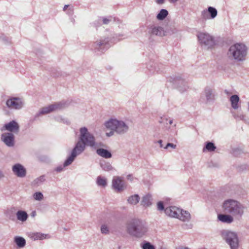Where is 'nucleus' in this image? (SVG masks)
Listing matches in <instances>:
<instances>
[{
    "mask_svg": "<svg viewBox=\"0 0 249 249\" xmlns=\"http://www.w3.org/2000/svg\"><path fill=\"white\" fill-rule=\"evenodd\" d=\"M64 123H66L68 125H69L70 124V122L68 120H66L65 122H64Z\"/></svg>",
    "mask_w": 249,
    "mask_h": 249,
    "instance_id": "53",
    "label": "nucleus"
},
{
    "mask_svg": "<svg viewBox=\"0 0 249 249\" xmlns=\"http://www.w3.org/2000/svg\"><path fill=\"white\" fill-rule=\"evenodd\" d=\"M176 124H175L174 125V126H174V127H176Z\"/></svg>",
    "mask_w": 249,
    "mask_h": 249,
    "instance_id": "58",
    "label": "nucleus"
},
{
    "mask_svg": "<svg viewBox=\"0 0 249 249\" xmlns=\"http://www.w3.org/2000/svg\"><path fill=\"white\" fill-rule=\"evenodd\" d=\"M176 147V145L172 143H167L166 144V146L164 147L165 149H169V148H171L172 149H175Z\"/></svg>",
    "mask_w": 249,
    "mask_h": 249,
    "instance_id": "40",
    "label": "nucleus"
},
{
    "mask_svg": "<svg viewBox=\"0 0 249 249\" xmlns=\"http://www.w3.org/2000/svg\"><path fill=\"white\" fill-rule=\"evenodd\" d=\"M233 216L231 214H219L218 215V219L222 222L230 224L233 221Z\"/></svg>",
    "mask_w": 249,
    "mask_h": 249,
    "instance_id": "19",
    "label": "nucleus"
},
{
    "mask_svg": "<svg viewBox=\"0 0 249 249\" xmlns=\"http://www.w3.org/2000/svg\"><path fill=\"white\" fill-rule=\"evenodd\" d=\"M164 211L167 215L178 218L179 216V212H181V209L175 206H171L166 208Z\"/></svg>",
    "mask_w": 249,
    "mask_h": 249,
    "instance_id": "18",
    "label": "nucleus"
},
{
    "mask_svg": "<svg viewBox=\"0 0 249 249\" xmlns=\"http://www.w3.org/2000/svg\"><path fill=\"white\" fill-rule=\"evenodd\" d=\"M247 53V49L244 44L236 43L230 47L227 54L231 60L240 62L245 59Z\"/></svg>",
    "mask_w": 249,
    "mask_h": 249,
    "instance_id": "4",
    "label": "nucleus"
},
{
    "mask_svg": "<svg viewBox=\"0 0 249 249\" xmlns=\"http://www.w3.org/2000/svg\"><path fill=\"white\" fill-rule=\"evenodd\" d=\"M127 179L132 180V175H131V174L128 175L127 176Z\"/></svg>",
    "mask_w": 249,
    "mask_h": 249,
    "instance_id": "48",
    "label": "nucleus"
},
{
    "mask_svg": "<svg viewBox=\"0 0 249 249\" xmlns=\"http://www.w3.org/2000/svg\"><path fill=\"white\" fill-rule=\"evenodd\" d=\"M3 176H4L2 174V173L1 171H0V179L1 178H3Z\"/></svg>",
    "mask_w": 249,
    "mask_h": 249,
    "instance_id": "54",
    "label": "nucleus"
},
{
    "mask_svg": "<svg viewBox=\"0 0 249 249\" xmlns=\"http://www.w3.org/2000/svg\"><path fill=\"white\" fill-rule=\"evenodd\" d=\"M36 215V211H33L31 213V215L33 217H34Z\"/></svg>",
    "mask_w": 249,
    "mask_h": 249,
    "instance_id": "51",
    "label": "nucleus"
},
{
    "mask_svg": "<svg viewBox=\"0 0 249 249\" xmlns=\"http://www.w3.org/2000/svg\"><path fill=\"white\" fill-rule=\"evenodd\" d=\"M141 247L142 249H156L155 246L148 242H144L141 244Z\"/></svg>",
    "mask_w": 249,
    "mask_h": 249,
    "instance_id": "35",
    "label": "nucleus"
},
{
    "mask_svg": "<svg viewBox=\"0 0 249 249\" xmlns=\"http://www.w3.org/2000/svg\"><path fill=\"white\" fill-rule=\"evenodd\" d=\"M68 7L69 5H65L63 8L64 11H65Z\"/></svg>",
    "mask_w": 249,
    "mask_h": 249,
    "instance_id": "52",
    "label": "nucleus"
},
{
    "mask_svg": "<svg viewBox=\"0 0 249 249\" xmlns=\"http://www.w3.org/2000/svg\"><path fill=\"white\" fill-rule=\"evenodd\" d=\"M14 173L18 177L23 178L26 175V170L21 164L17 163L12 167Z\"/></svg>",
    "mask_w": 249,
    "mask_h": 249,
    "instance_id": "17",
    "label": "nucleus"
},
{
    "mask_svg": "<svg viewBox=\"0 0 249 249\" xmlns=\"http://www.w3.org/2000/svg\"><path fill=\"white\" fill-rule=\"evenodd\" d=\"M102 21L104 24H108L111 21V18H103Z\"/></svg>",
    "mask_w": 249,
    "mask_h": 249,
    "instance_id": "44",
    "label": "nucleus"
},
{
    "mask_svg": "<svg viewBox=\"0 0 249 249\" xmlns=\"http://www.w3.org/2000/svg\"><path fill=\"white\" fill-rule=\"evenodd\" d=\"M178 0H168V1L171 3H175L177 2Z\"/></svg>",
    "mask_w": 249,
    "mask_h": 249,
    "instance_id": "49",
    "label": "nucleus"
},
{
    "mask_svg": "<svg viewBox=\"0 0 249 249\" xmlns=\"http://www.w3.org/2000/svg\"><path fill=\"white\" fill-rule=\"evenodd\" d=\"M46 180L45 176L42 175L35 179L31 183L33 186L37 187L42 184Z\"/></svg>",
    "mask_w": 249,
    "mask_h": 249,
    "instance_id": "24",
    "label": "nucleus"
},
{
    "mask_svg": "<svg viewBox=\"0 0 249 249\" xmlns=\"http://www.w3.org/2000/svg\"><path fill=\"white\" fill-rule=\"evenodd\" d=\"M127 233L136 237H142L147 231L145 224L139 219H132L127 221L126 224Z\"/></svg>",
    "mask_w": 249,
    "mask_h": 249,
    "instance_id": "1",
    "label": "nucleus"
},
{
    "mask_svg": "<svg viewBox=\"0 0 249 249\" xmlns=\"http://www.w3.org/2000/svg\"><path fill=\"white\" fill-rule=\"evenodd\" d=\"M19 129L18 123L14 120L5 124L1 128V131H8L10 132L4 133L1 135V140H14V133H18Z\"/></svg>",
    "mask_w": 249,
    "mask_h": 249,
    "instance_id": "6",
    "label": "nucleus"
},
{
    "mask_svg": "<svg viewBox=\"0 0 249 249\" xmlns=\"http://www.w3.org/2000/svg\"><path fill=\"white\" fill-rule=\"evenodd\" d=\"M140 196L138 195H134L128 197L127 201L129 203L132 205L137 204L140 200Z\"/></svg>",
    "mask_w": 249,
    "mask_h": 249,
    "instance_id": "27",
    "label": "nucleus"
},
{
    "mask_svg": "<svg viewBox=\"0 0 249 249\" xmlns=\"http://www.w3.org/2000/svg\"><path fill=\"white\" fill-rule=\"evenodd\" d=\"M234 117L237 120H245V116L242 114H239L234 115Z\"/></svg>",
    "mask_w": 249,
    "mask_h": 249,
    "instance_id": "38",
    "label": "nucleus"
},
{
    "mask_svg": "<svg viewBox=\"0 0 249 249\" xmlns=\"http://www.w3.org/2000/svg\"><path fill=\"white\" fill-rule=\"evenodd\" d=\"M104 125L107 129L110 130L109 132H106V135L108 137L113 136L115 133L124 134L128 130V125L122 121L116 119H110L106 121Z\"/></svg>",
    "mask_w": 249,
    "mask_h": 249,
    "instance_id": "2",
    "label": "nucleus"
},
{
    "mask_svg": "<svg viewBox=\"0 0 249 249\" xmlns=\"http://www.w3.org/2000/svg\"><path fill=\"white\" fill-rule=\"evenodd\" d=\"M197 36L201 45L207 49L212 48L215 44L213 37L207 33H199Z\"/></svg>",
    "mask_w": 249,
    "mask_h": 249,
    "instance_id": "9",
    "label": "nucleus"
},
{
    "mask_svg": "<svg viewBox=\"0 0 249 249\" xmlns=\"http://www.w3.org/2000/svg\"><path fill=\"white\" fill-rule=\"evenodd\" d=\"M34 197L36 200H40L42 199L43 196L40 192H36L34 194Z\"/></svg>",
    "mask_w": 249,
    "mask_h": 249,
    "instance_id": "37",
    "label": "nucleus"
},
{
    "mask_svg": "<svg viewBox=\"0 0 249 249\" xmlns=\"http://www.w3.org/2000/svg\"><path fill=\"white\" fill-rule=\"evenodd\" d=\"M98 23H99V24L100 25H101V23H100L101 22V19H99L98 21H97Z\"/></svg>",
    "mask_w": 249,
    "mask_h": 249,
    "instance_id": "55",
    "label": "nucleus"
},
{
    "mask_svg": "<svg viewBox=\"0 0 249 249\" xmlns=\"http://www.w3.org/2000/svg\"><path fill=\"white\" fill-rule=\"evenodd\" d=\"M241 153V150L239 149H235L233 150V154L235 156H238Z\"/></svg>",
    "mask_w": 249,
    "mask_h": 249,
    "instance_id": "43",
    "label": "nucleus"
},
{
    "mask_svg": "<svg viewBox=\"0 0 249 249\" xmlns=\"http://www.w3.org/2000/svg\"><path fill=\"white\" fill-rule=\"evenodd\" d=\"M112 43L110 37H102L92 44V48L96 51L103 52L107 50Z\"/></svg>",
    "mask_w": 249,
    "mask_h": 249,
    "instance_id": "10",
    "label": "nucleus"
},
{
    "mask_svg": "<svg viewBox=\"0 0 249 249\" xmlns=\"http://www.w3.org/2000/svg\"><path fill=\"white\" fill-rule=\"evenodd\" d=\"M169 80L171 82L177 86L178 89L181 92H183L189 88L187 82L181 77H176L174 78H170Z\"/></svg>",
    "mask_w": 249,
    "mask_h": 249,
    "instance_id": "12",
    "label": "nucleus"
},
{
    "mask_svg": "<svg viewBox=\"0 0 249 249\" xmlns=\"http://www.w3.org/2000/svg\"><path fill=\"white\" fill-rule=\"evenodd\" d=\"M230 100L232 107L234 109H237L239 107L238 102L240 100L239 96L237 95H232L230 97Z\"/></svg>",
    "mask_w": 249,
    "mask_h": 249,
    "instance_id": "22",
    "label": "nucleus"
},
{
    "mask_svg": "<svg viewBox=\"0 0 249 249\" xmlns=\"http://www.w3.org/2000/svg\"><path fill=\"white\" fill-rule=\"evenodd\" d=\"M168 122L169 126H170V125H171L173 124V119L168 118Z\"/></svg>",
    "mask_w": 249,
    "mask_h": 249,
    "instance_id": "46",
    "label": "nucleus"
},
{
    "mask_svg": "<svg viewBox=\"0 0 249 249\" xmlns=\"http://www.w3.org/2000/svg\"><path fill=\"white\" fill-rule=\"evenodd\" d=\"M155 1L158 4H162L164 3L165 0H155Z\"/></svg>",
    "mask_w": 249,
    "mask_h": 249,
    "instance_id": "45",
    "label": "nucleus"
},
{
    "mask_svg": "<svg viewBox=\"0 0 249 249\" xmlns=\"http://www.w3.org/2000/svg\"><path fill=\"white\" fill-rule=\"evenodd\" d=\"M152 196L151 195L147 194L143 196L142 201V205L143 206L147 207L149 206L152 204Z\"/></svg>",
    "mask_w": 249,
    "mask_h": 249,
    "instance_id": "25",
    "label": "nucleus"
},
{
    "mask_svg": "<svg viewBox=\"0 0 249 249\" xmlns=\"http://www.w3.org/2000/svg\"><path fill=\"white\" fill-rule=\"evenodd\" d=\"M62 168L60 167H57L56 169V171H57V172H60L61 171H62Z\"/></svg>",
    "mask_w": 249,
    "mask_h": 249,
    "instance_id": "50",
    "label": "nucleus"
},
{
    "mask_svg": "<svg viewBox=\"0 0 249 249\" xmlns=\"http://www.w3.org/2000/svg\"><path fill=\"white\" fill-rule=\"evenodd\" d=\"M205 149L207 150L208 151H213L216 149V147L213 143L212 142H208L206 144L205 147L203 149V151L205 150Z\"/></svg>",
    "mask_w": 249,
    "mask_h": 249,
    "instance_id": "33",
    "label": "nucleus"
},
{
    "mask_svg": "<svg viewBox=\"0 0 249 249\" xmlns=\"http://www.w3.org/2000/svg\"><path fill=\"white\" fill-rule=\"evenodd\" d=\"M79 140H94L95 139L93 134L90 132L85 126L79 129Z\"/></svg>",
    "mask_w": 249,
    "mask_h": 249,
    "instance_id": "16",
    "label": "nucleus"
},
{
    "mask_svg": "<svg viewBox=\"0 0 249 249\" xmlns=\"http://www.w3.org/2000/svg\"><path fill=\"white\" fill-rule=\"evenodd\" d=\"M148 33L151 36H162L165 35L163 28L156 25H149L148 27Z\"/></svg>",
    "mask_w": 249,
    "mask_h": 249,
    "instance_id": "15",
    "label": "nucleus"
},
{
    "mask_svg": "<svg viewBox=\"0 0 249 249\" xmlns=\"http://www.w3.org/2000/svg\"><path fill=\"white\" fill-rule=\"evenodd\" d=\"M5 144L9 147H12L15 144V141H3Z\"/></svg>",
    "mask_w": 249,
    "mask_h": 249,
    "instance_id": "42",
    "label": "nucleus"
},
{
    "mask_svg": "<svg viewBox=\"0 0 249 249\" xmlns=\"http://www.w3.org/2000/svg\"><path fill=\"white\" fill-rule=\"evenodd\" d=\"M168 121V118L167 117L163 116L160 117L159 122L162 124L166 129H169L171 127L169 126Z\"/></svg>",
    "mask_w": 249,
    "mask_h": 249,
    "instance_id": "29",
    "label": "nucleus"
},
{
    "mask_svg": "<svg viewBox=\"0 0 249 249\" xmlns=\"http://www.w3.org/2000/svg\"><path fill=\"white\" fill-rule=\"evenodd\" d=\"M95 143V141H78L72 149L71 155L64 162V166L66 167L71 164L76 156L84 151L86 145L92 147L94 146Z\"/></svg>",
    "mask_w": 249,
    "mask_h": 249,
    "instance_id": "5",
    "label": "nucleus"
},
{
    "mask_svg": "<svg viewBox=\"0 0 249 249\" xmlns=\"http://www.w3.org/2000/svg\"><path fill=\"white\" fill-rule=\"evenodd\" d=\"M207 10L209 12L210 18H214L216 17L217 15V11L215 8L210 6L208 7Z\"/></svg>",
    "mask_w": 249,
    "mask_h": 249,
    "instance_id": "31",
    "label": "nucleus"
},
{
    "mask_svg": "<svg viewBox=\"0 0 249 249\" xmlns=\"http://www.w3.org/2000/svg\"><path fill=\"white\" fill-rule=\"evenodd\" d=\"M69 105V102L66 101L55 103L48 107H42L39 112L36 114V117L40 115L46 114L54 111L64 109L68 107Z\"/></svg>",
    "mask_w": 249,
    "mask_h": 249,
    "instance_id": "8",
    "label": "nucleus"
},
{
    "mask_svg": "<svg viewBox=\"0 0 249 249\" xmlns=\"http://www.w3.org/2000/svg\"><path fill=\"white\" fill-rule=\"evenodd\" d=\"M101 166L102 167V169L106 171H111V170H113V168L111 166V165L108 162H106L105 163H101Z\"/></svg>",
    "mask_w": 249,
    "mask_h": 249,
    "instance_id": "34",
    "label": "nucleus"
},
{
    "mask_svg": "<svg viewBox=\"0 0 249 249\" xmlns=\"http://www.w3.org/2000/svg\"><path fill=\"white\" fill-rule=\"evenodd\" d=\"M24 104L23 100L19 97H11L6 102L7 107L10 109H20L23 107Z\"/></svg>",
    "mask_w": 249,
    "mask_h": 249,
    "instance_id": "11",
    "label": "nucleus"
},
{
    "mask_svg": "<svg viewBox=\"0 0 249 249\" xmlns=\"http://www.w3.org/2000/svg\"><path fill=\"white\" fill-rule=\"evenodd\" d=\"M14 242L19 248H23L26 244V241L25 239L20 236H16L14 238Z\"/></svg>",
    "mask_w": 249,
    "mask_h": 249,
    "instance_id": "26",
    "label": "nucleus"
},
{
    "mask_svg": "<svg viewBox=\"0 0 249 249\" xmlns=\"http://www.w3.org/2000/svg\"><path fill=\"white\" fill-rule=\"evenodd\" d=\"M112 186L113 189L118 193L123 191L126 188V185L122 178L118 176L113 177Z\"/></svg>",
    "mask_w": 249,
    "mask_h": 249,
    "instance_id": "13",
    "label": "nucleus"
},
{
    "mask_svg": "<svg viewBox=\"0 0 249 249\" xmlns=\"http://www.w3.org/2000/svg\"><path fill=\"white\" fill-rule=\"evenodd\" d=\"M17 219L22 222L27 220L28 218V214L26 212L22 210H19L16 213Z\"/></svg>",
    "mask_w": 249,
    "mask_h": 249,
    "instance_id": "20",
    "label": "nucleus"
},
{
    "mask_svg": "<svg viewBox=\"0 0 249 249\" xmlns=\"http://www.w3.org/2000/svg\"><path fill=\"white\" fill-rule=\"evenodd\" d=\"M222 238L230 245L231 249H237L239 246V240L235 232L228 231L222 230L220 232Z\"/></svg>",
    "mask_w": 249,
    "mask_h": 249,
    "instance_id": "7",
    "label": "nucleus"
},
{
    "mask_svg": "<svg viewBox=\"0 0 249 249\" xmlns=\"http://www.w3.org/2000/svg\"><path fill=\"white\" fill-rule=\"evenodd\" d=\"M96 183L98 186L105 187L107 185V179L101 176H98L97 178Z\"/></svg>",
    "mask_w": 249,
    "mask_h": 249,
    "instance_id": "30",
    "label": "nucleus"
},
{
    "mask_svg": "<svg viewBox=\"0 0 249 249\" xmlns=\"http://www.w3.org/2000/svg\"><path fill=\"white\" fill-rule=\"evenodd\" d=\"M201 100L205 104L213 102L214 100V94L213 89L209 87H206L202 94Z\"/></svg>",
    "mask_w": 249,
    "mask_h": 249,
    "instance_id": "14",
    "label": "nucleus"
},
{
    "mask_svg": "<svg viewBox=\"0 0 249 249\" xmlns=\"http://www.w3.org/2000/svg\"><path fill=\"white\" fill-rule=\"evenodd\" d=\"M168 12L166 9H161L157 15V18L159 20H162L168 16Z\"/></svg>",
    "mask_w": 249,
    "mask_h": 249,
    "instance_id": "28",
    "label": "nucleus"
},
{
    "mask_svg": "<svg viewBox=\"0 0 249 249\" xmlns=\"http://www.w3.org/2000/svg\"><path fill=\"white\" fill-rule=\"evenodd\" d=\"M47 235L39 233V232H36L33 234V235L32 237L35 240H40V239H43L44 238H46Z\"/></svg>",
    "mask_w": 249,
    "mask_h": 249,
    "instance_id": "32",
    "label": "nucleus"
},
{
    "mask_svg": "<svg viewBox=\"0 0 249 249\" xmlns=\"http://www.w3.org/2000/svg\"><path fill=\"white\" fill-rule=\"evenodd\" d=\"M222 208L226 213L237 218H240L244 212V207L239 202L233 199H228L223 203Z\"/></svg>",
    "mask_w": 249,
    "mask_h": 249,
    "instance_id": "3",
    "label": "nucleus"
},
{
    "mask_svg": "<svg viewBox=\"0 0 249 249\" xmlns=\"http://www.w3.org/2000/svg\"><path fill=\"white\" fill-rule=\"evenodd\" d=\"M162 142L163 141H157V143L159 144L160 146V147H163V145H162Z\"/></svg>",
    "mask_w": 249,
    "mask_h": 249,
    "instance_id": "47",
    "label": "nucleus"
},
{
    "mask_svg": "<svg viewBox=\"0 0 249 249\" xmlns=\"http://www.w3.org/2000/svg\"><path fill=\"white\" fill-rule=\"evenodd\" d=\"M158 209L160 211H162L164 209V205L162 202L160 201L158 203Z\"/></svg>",
    "mask_w": 249,
    "mask_h": 249,
    "instance_id": "41",
    "label": "nucleus"
},
{
    "mask_svg": "<svg viewBox=\"0 0 249 249\" xmlns=\"http://www.w3.org/2000/svg\"><path fill=\"white\" fill-rule=\"evenodd\" d=\"M181 249H189L188 248H187V247H184V248H182Z\"/></svg>",
    "mask_w": 249,
    "mask_h": 249,
    "instance_id": "56",
    "label": "nucleus"
},
{
    "mask_svg": "<svg viewBox=\"0 0 249 249\" xmlns=\"http://www.w3.org/2000/svg\"><path fill=\"white\" fill-rule=\"evenodd\" d=\"M248 110H249V102L248 103Z\"/></svg>",
    "mask_w": 249,
    "mask_h": 249,
    "instance_id": "57",
    "label": "nucleus"
},
{
    "mask_svg": "<svg viewBox=\"0 0 249 249\" xmlns=\"http://www.w3.org/2000/svg\"><path fill=\"white\" fill-rule=\"evenodd\" d=\"M201 18L204 19H210V15L207 10H204L201 12Z\"/></svg>",
    "mask_w": 249,
    "mask_h": 249,
    "instance_id": "36",
    "label": "nucleus"
},
{
    "mask_svg": "<svg viewBox=\"0 0 249 249\" xmlns=\"http://www.w3.org/2000/svg\"><path fill=\"white\" fill-rule=\"evenodd\" d=\"M101 232L102 233L108 234L109 233V230L108 228L106 225H102L101 228Z\"/></svg>",
    "mask_w": 249,
    "mask_h": 249,
    "instance_id": "39",
    "label": "nucleus"
},
{
    "mask_svg": "<svg viewBox=\"0 0 249 249\" xmlns=\"http://www.w3.org/2000/svg\"><path fill=\"white\" fill-rule=\"evenodd\" d=\"M97 154L100 156L106 159L110 158L112 156L111 153L107 150L99 148L96 150Z\"/></svg>",
    "mask_w": 249,
    "mask_h": 249,
    "instance_id": "21",
    "label": "nucleus"
},
{
    "mask_svg": "<svg viewBox=\"0 0 249 249\" xmlns=\"http://www.w3.org/2000/svg\"><path fill=\"white\" fill-rule=\"evenodd\" d=\"M178 218L182 221H188L191 218V215L188 211L181 210V212H179V216Z\"/></svg>",
    "mask_w": 249,
    "mask_h": 249,
    "instance_id": "23",
    "label": "nucleus"
}]
</instances>
